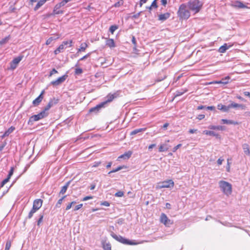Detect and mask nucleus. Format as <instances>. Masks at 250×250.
<instances>
[{
    "label": "nucleus",
    "mask_w": 250,
    "mask_h": 250,
    "mask_svg": "<svg viewBox=\"0 0 250 250\" xmlns=\"http://www.w3.org/2000/svg\"><path fill=\"white\" fill-rule=\"evenodd\" d=\"M41 7V6H40V5L39 3H37V4H36V6L34 7V10L35 11H37Z\"/></svg>",
    "instance_id": "63"
},
{
    "label": "nucleus",
    "mask_w": 250,
    "mask_h": 250,
    "mask_svg": "<svg viewBox=\"0 0 250 250\" xmlns=\"http://www.w3.org/2000/svg\"><path fill=\"white\" fill-rule=\"evenodd\" d=\"M82 72H83V71H82V69L81 68H77L75 70V73L76 74H81L82 73Z\"/></svg>",
    "instance_id": "52"
},
{
    "label": "nucleus",
    "mask_w": 250,
    "mask_h": 250,
    "mask_svg": "<svg viewBox=\"0 0 250 250\" xmlns=\"http://www.w3.org/2000/svg\"><path fill=\"white\" fill-rule=\"evenodd\" d=\"M10 179V178L7 177L6 179L3 180L1 183L0 188L3 187L4 186V185L9 181Z\"/></svg>",
    "instance_id": "40"
},
{
    "label": "nucleus",
    "mask_w": 250,
    "mask_h": 250,
    "mask_svg": "<svg viewBox=\"0 0 250 250\" xmlns=\"http://www.w3.org/2000/svg\"><path fill=\"white\" fill-rule=\"evenodd\" d=\"M104 250H111V246L109 244L106 243L103 245Z\"/></svg>",
    "instance_id": "38"
},
{
    "label": "nucleus",
    "mask_w": 250,
    "mask_h": 250,
    "mask_svg": "<svg viewBox=\"0 0 250 250\" xmlns=\"http://www.w3.org/2000/svg\"><path fill=\"white\" fill-rule=\"evenodd\" d=\"M122 168H123V167H121V166L118 167L117 168H115L114 169H113L112 170L109 171L108 172V174H111L112 173L117 172V171L121 170Z\"/></svg>",
    "instance_id": "39"
},
{
    "label": "nucleus",
    "mask_w": 250,
    "mask_h": 250,
    "mask_svg": "<svg viewBox=\"0 0 250 250\" xmlns=\"http://www.w3.org/2000/svg\"><path fill=\"white\" fill-rule=\"evenodd\" d=\"M170 14L168 12L164 14H160L158 16V20L161 21H165L170 17Z\"/></svg>",
    "instance_id": "15"
},
{
    "label": "nucleus",
    "mask_w": 250,
    "mask_h": 250,
    "mask_svg": "<svg viewBox=\"0 0 250 250\" xmlns=\"http://www.w3.org/2000/svg\"><path fill=\"white\" fill-rule=\"evenodd\" d=\"M55 39H55V38H54V37H50V38H49V39L46 41V45H49V44H50L51 43V42H52L53 41L55 40Z\"/></svg>",
    "instance_id": "43"
},
{
    "label": "nucleus",
    "mask_w": 250,
    "mask_h": 250,
    "mask_svg": "<svg viewBox=\"0 0 250 250\" xmlns=\"http://www.w3.org/2000/svg\"><path fill=\"white\" fill-rule=\"evenodd\" d=\"M38 210H36V208H32L30 211L29 212L28 215V218L30 219L32 217L34 213H35Z\"/></svg>",
    "instance_id": "33"
},
{
    "label": "nucleus",
    "mask_w": 250,
    "mask_h": 250,
    "mask_svg": "<svg viewBox=\"0 0 250 250\" xmlns=\"http://www.w3.org/2000/svg\"><path fill=\"white\" fill-rule=\"evenodd\" d=\"M10 39V36H8L6 37L5 38L2 39L1 41H0V45L6 43L8 42V41Z\"/></svg>",
    "instance_id": "31"
},
{
    "label": "nucleus",
    "mask_w": 250,
    "mask_h": 250,
    "mask_svg": "<svg viewBox=\"0 0 250 250\" xmlns=\"http://www.w3.org/2000/svg\"><path fill=\"white\" fill-rule=\"evenodd\" d=\"M111 236L116 240L125 245H135L140 243L134 242V241H132L126 239L125 238L123 237V236L121 235H116L114 233H112L111 234Z\"/></svg>",
    "instance_id": "5"
},
{
    "label": "nucleus",
    "mask_w": 250,
    "mask_h": 250,
    "mask_svg": "<svg viewBox=\"0 0 250 250\" xmlns=\"http://www.w3.org/2000/svg\"><path fill=\"white\" fill-rule=\"evenodd\" d=\"M178 15L180 19L184 20H187L190 17V12L185 4H182L180 6L178 11Z\"/></svg>",
    "instance_id": "4"
},
{
    "label": "nucleus",
    "mask_w": 250,
    "mask_h": 250,
    "mask_svg": "<svg viewBox=\"0 0 250 250\" xmlns=\"http://www.w3.org/2000/svg\"><path fill=\"white\" fill-rule=\"evenodd\" d=\"M15 127L13 126H11L7 131L5 132L4 134L2 135V137L4 138L5 136H8L10 133H11L14 130Z\"/></svg>",
    "instance_id": "27"
},
{
    "label": "nucleus",
    "mask_w": 250,
    "mask_h": 250,
    "mask_svg": "<svg viewBox=\"0 0 250 250\" xmlns=\"http://www.w3.org/2000/svg\"><path fill=\"white\" fill-rule=\"evenodd\" d=\"M161 3L163 5L166 6L167 4V0H161Z\"/></svg>",
    "instance_id": "61"
},
{
    "label": "nucleus",
    "mask_w": 250,
    "mask_h": 250,
    "mask_svg": "<svg viewBox=\"0 0 250 250\" xmlns=\"http://www.w3.org/2000/svg\"><path fill=\"white\" fill-rule=\"evenodd\" d=\"M87 47V44L86 43H85V42L82 43L81 44L80 48L78 49V52H81V51H84Z\"/></svg>",
    "instance_id": "30"
},
{
    "label": "nucleus",
    "mask_w": 250,
    "mask_h": 250,
    "mask_svg": "<svg viewBox=\"0 0 250 250\" xmlns=\"http://www.w3.org/2000/svg\"><path fill=\"white\" fill-rule=\"evenodd\" d=\"M219 188L226 195L229 196L232 192V186L228 182L220 181L218 183Z\"/></svg>",
    "instance_id": "2"
},
{
    "label": "nucleus",
    "mask_w": 250,
    "mask_h": 250,
    "mask_svg": "<svg viewBox=\"0 0 250 250\" xmlns=\"http://www.w3.org/2000/svg\"><path fill=\"white\" fill-rule=\"evenodd\" d=\"M11 246V241L8 240L6 243L5 250H9Z\"/></svg>",
    "instance_id": "34"
},
{
    "label": "nucleus",
    "mask_w": 250,
    "mask_h": 250,
    "mask_svg": "<svg viewBox=\"0 0 250 250\" xmlns=\"http://www.w3.org/2000/svg\"><path fill=\"white\" fill-rule=\"evenodd\" d=\"M161 222L166 226H169L173 224V222L169 219L165 213H162L160 217Z\"/></svg>",
    "instance_id": "9"
},
{
    "label": "nucleus",
    "mask_w": 250,
    "mask_h": 250,
    "mask_svg": "<svg viewBox=\"0 0 250 250\" xmlns=\"http://www.w3.org/2000/svg\"><path fill=\"white\" fill-rule=\"evenodd\" d=\"M217 108L219 110H222L225 112H227L229 109V105L228 106H226L222 104H219L217 105Z\"/></svg>",
    "instance_id": "23"
},
{
    "label": "nucleus",
    "mask_w": 250,
    "mask_h": 250,
    "mask_svg": "<svg viewBox=\"0 0 250 250\" xmlns=\"http://www.w3.org/2000/svg\"><path fill=\"white\" fill-rule=\"evenodd\" d=\"M106 45L110 48L115 46L114 40L112 39H107L106 41Z\"/></svg>",
    "instance_id": "20"
},
{
    "label": "nucleus",
    "mask_w": 250,
    "mask_h": 250,
    "mask_svg": "<svg viewBox=\"0 0 250 250\" xmlns=\"http://www.w3.org/2000/svg\"><path fill=\"white\" fill-rule=\"evenodd\" d=\"M92 196H86L85 197H84L83 199V201H87L89 199H92Z\"/></svg>",
    "instance_id": "54"
},
{
    "label": "nucleus",
    "mask_w": 250,
    "mask_h": 250,
    "mask_svg": "<svg viewBox=\"0 0 250 250\" xmlns=\"http://www.w3.org/2000/svg\"><path fill=\"white\" fill-rule=\"evenodd\" d=\"M43 218V215H40V218H39V219L38 220V221L37 222L38 226H40V224L42 222Z\"/></svg>",
    "instance_id": "48"
},
{
    "label": "nucleus",
    "mask_w": 250,
    "mask_h": 250,
    "mask_svg": "<svg viewBox=\"0 0 250 250\" xmlns=\"http://www.w3.org/2000/svg\"><path fill=\"white\" fill-rule=\"evenodd\" d=\"M174 183L172 180H168L159 183L156 186L157 189L163 188H172L174 187Z\"/></svg>",
    "instance_id": "7"
},
{
    "label": "nucleus",
    "mask_w": 250,
    "mask_h": 250,
    "mask_svg": "<svg viewBox=\"0 0 250 250\" xmlns=\"http://www.w3.org/2000/svg\"><path fill=\"white\" fill-rule=\"evenodd\" d=\"M208 128L213 130H223L225 129V127L221 125L215 126L211 125L208 126Z\"/></svg>",
    "instance_id": "24"
},
{
    "label": "nucleus",
    "mask_w": 250,
    "mask_h": 250,
    "mask_svg": "<svg viewBox=\"0 0 250 250\" xmlns=\"http://www.w3.org/2000/svg\"><path fill=\"white\" fill-rule=\"evenodd\" d=\"M221 122L223 124H232L234 125H238V123L237 122H235L232 120H227V119H222Z\"/></svg>",
    "instance_id": "25"
},
{
    "label": "nucleus",
    "mask_w": 250,
    "mask_h": 250,
    "mask_svg": "<svg viewBox=\"0 0 250 250\" xmlns=\"http://www.w3.org/2000/svg\"><path fill=\"white\" fill-rule=\"evenodd\" d=\"M64 48H65L64 46H63V45L62 44L58 47V48L57 49H56L55 50L54 53L55 54H57L62 52L64 49Z\"/></svg>",
    "instance_id": "29"
},
{
    "label": "nucleus",
    "mask_w": 250,
    "mask_h": 250,
    "mask_svg": "<svg viewBox=\"0 0 250 250\" xmlns=\"http://www.w3.org/2000/svg\"><path fill=\"white\" fill-rule=\"evenodd\" d=\"M72 41L71 40L69 41H64L62 42V44L64 46H65V45H66L69 44V47H71L72 46Z\"/></svg>",
    "instance_id": "44"
},
{
    "label": "nucleus",
    "mask_w": 250,
    "mask_h": 250,
    "mask_svg": "<svg viewBox=\"0 0 250 250\" xmlns=\"http://www.w3.org/2000/svg\"><path fill=\"white\" fill-rule=\"evenodd\" d=\"M76 203V202L75 201H73L70 203L68 204L66 207V210H69V209H70L72 205L75 204Z\"/></svg>",
    "instance_id": "42"
},
{
    "label": "nucleus",
    "mask_w": 250,
    "mask_h": 250,
    "mask_svg": "<svg viewBox=\"0 0 250 250\" xmlns=\"http://www.w3.org/2000/svg\"><path fill=\"white\" fill-rule=\"evenodd\" d=\"M59 102V99H56L55 98H53L52 99H51L47 104V105L44 108V110L48 112V110L49 109L53 106L54 105L57 104Z\"/></svg>",
    "instance_id": "10"
},
{
    "label": "nucleus",
    "mask_w": 250,
    "mask_h": 250,
    "mask_svg": "<svg viewBox=\"0 0 250 250\" xmlns=\"http://www.w3.org/2000/svg\"><path fill=\"white\" fill-rule=\"evenodd\" d=\"M62 5L60 4V3L57 4L54 7V11H57V10L59 9L61 7H62Z\"/></svg>",
    "instance_id": "50"
},
{
    "label": "nucleus",
    "mask_w": 250,
    "mask_h": 250,
    "mask_svg": "<svg viewBox=\"0 0 250 250\" xmlns=\"http://www.w3.org/2000/svg\"><path fill=\"white\" fill-rule=\"evenodd\" d=\"M187 91V89L181 90L180 91H177L175 93V96H179L182 95Z\"/></svg>",
    "instance_id": "35"
},
{
    "label": "nucleus",
    "mask_w": 250,
    "mask_h": 250,
    "mask_svg": "<svg viewBox=\"0 0 250 250\" xmlns=\"http://www.w3.org/2000/svg\"><path fill=\"white\" fill-rule=\"evenodd\" d=\"M156 146L155 144H151L148 146V149L151 150L154 147Z\"/></svg>",
    "instance_id": "64"
},
{
    "label": "nucleus",
    "mask_w": 250,
    "mask_h": 250,
    "mask_svg": "<svg viewBox=\"0 0 250 250\" xmlns=\"http://www.w3.org/2000/svg\"><path fill=\"white\" fill-rule=\"evenodd\" d=\"M223 161H224V159H222L221 158H220L219 159H218V160H217V164H218V165H222Z\"/></svg>",
    "instance_id": "57"
},
{
    "label": "nucleus",
    "mask_w": 250,
    "mask_h": 250,
    "mask_svg": "<svg viewBox=\"0 0 250 250\" xmlns=\"http://www.w3.org/2000/svg\"><path fill=\"white\" fill-rule=\"evenodd\" d=\"M48 114V112H46L43 109L39 114L32 116L29 119V122L38 121L47 117Z\"/></svg>",
    "instance_id": "6"
},
{
    "label": "nucleus",
    "mask_w": 250,
    "mask_h": 250,
    "mask_svg": "<svg viewBox=\"0 0 250 250\" xmlns=\"http://www.w3.org/2000/svg\"><path fill=\"white\" fill-rule=\"evenodd\" d=\"M117 96L116 93L114 94H109L106 97V100L105 101L100 104L98 105H97L96 106L91 108L89 110L90 112H97L101 108L104 107L107 103H110L112 100L116 98Z\"/></svg>",
    "instance_id": "1"
},
{
    "label": "nucleus",
    "mask_w": 250,
    "mask_h": 250,
    "mask_svg": "<svg viewBox=\"0 0 250 250\" xmlns=\"http://www.w3.org/2000/svg\"><path fill=\"white\" fill-rule=\"evenodd\" d=\"M206 108L208 110H214L215 107L213 106H206Z\"/></svg>",
    "instance_id": "62"
},
{
    "label": "nucleus",
    "mask_w": 250,
    "mask_h": 250,
    "mask_svg": "<svg viewBox=\"0 0 250 250\" xmlns=\"http://www.w3.org/2000/svg\"><path fill=\"white\" fill-rule=\"evenodd\" d=\"M66 197V196H63L62 198H61V199H60L58 202L56 204V207H60V205L62 204V202L63 201V200Z\"/></svg>",
    "instance_id": "37"
},
{
    "label": "nucleus",
    "mask_w": 250,
    "mask_h": 250,
    "mask_svg": "<svg viewBox=\"0 0 250 250\" xmlns=\"http://www.w3.org/2000/svg\"><path fill=\"white\" fill-rule=\"evenodd\" d=\"M23 56L22 55L19 56L18 57L14 58L12 61L10 62V69L11 70H14L17 67L19 63L21 61Z\"/></svg>",
    "instance_id": "8"
},
{
    "label": "nucleus",
    "mask_w": 250,
    "mask_h": 250,
    "mask_svg": "<svg viewBox=\"0 0 250 250\" xmlns=\"http://www.w3.org/2000/svg\"><path fill=\"white\" fill-rule=\"evenodd\" d=\"M124 193L123 191H118L117 192H116L115 194V196L116 197H123L124 196Z\"/></svg>",
    "instance_id": "41"
},
{
    "label": "nucleus",
    "mask_w": 250,
    "mask_h": 250,
    "mask_svg": "<svg viewBox=\"0 0 250 250\" xmlns=\"http://www.w3.org/2000/svg\"><path fill=\"white\" fill-rule=\"evenodd\" d=\"M68 185H69V183H67L65 185H64V186H63L62 187L61 191L59 192V195L63 194L66 192L67 189L68 188Z\"/></svg>",
    "instance_id": "28"
},
{
    "label": "nucleus",
    "mask_w": 250,
    "mask_h": 250,
    "mask_svg": "<svg viewBox=\"0 0 250 250\" xmlns=\"http://www.w3.org/2000/svg\"><path fill=\"white\" fill-rule=\"evenodd\" d=\"M82 207H83V204H79L78 205H77V206H76L75 207V208H74V211L78 210L79 209H80Z\"/></svg>",
    "instance_id": "49"
},
{
    "label": "nucleus",
    "mask_w": 250,
    "mask_h": 250,
    "mask_svg": "<svg viewBox=\"0 0 250 250\" xmlns=\"http://www.w3.org/2000/svg\"><path fill=\"white\" fill-rule=\"evenodd\" d=\"M13 172H14V167H11V168H10V171L9 172V173H8V175L7 177H8L9 178H11V177L13 174Z\"/></svg>",
    "instance_id": "45"
},
{
    "label": "nucleus",
    "mask_w": 250,
    "mask_h": 250,
    "mask_svg": "<svg viewBox=\"0 0 250 250\" xmlns=\"http://www.w3.org/2000/svg\"><path fill=\"white\" fill-rule=\"evenodd\" d=\"M237 107L241 108L242 109H244L245 108V106L243 104H238L235 103H232L231 104H229V109L230 108Z\"/></svg>",
    "instance_id": "18"
},
{
    "label": "nucleus",
    "mask_w": 250,
    "mask_h": 250,
    "mask_svg": "<svg viewBox=\"0 0 250 250\" xmlns=\"http://www.w3.org/2000/svg\"><path fill=\"white\" fill-rule=\"evenodd\" d=\"M203 133L208 135H210V136H217V134L215 132L212 131L205 130L203 131Z\"/></svg>",
    "instance_id": "32"
},
{
    "label": "nucleus",
    "mask_w": 250,
    "mask_h": 250,
    "mask_svg": "<svg viewBox=\"0 0 250 250\" xmlns=\"http://www.w3.org/2000/svg\"><path fill=\"white\" fill-rule=\"evenodd\" d=\"M205 116L203 114H200L198 116L197 119L199 120H202L205 118Z\"/></svg>",
    "instance_id": "56"
},
{
    "label": "nucleus",
    "mask_w": 250,
    "mask_h": 250,
    "mask_svg": "<svg viewBox=\"0 0 250 250\" xmlns=\"http://www.w3.org/2000/svg\"><path fill=\"white\" fill-rule=\"evenodd\" d=\"M170 147V146H169L168 145H167V144H163V145H161L160 146H159V152H164V151H166L167 150H168V149H169V147Z\"/></svg>",
    "instance_id": "21"
},
{
    "label": "nucleus",
    "mask_w": 250,
    "mask_h": 250,
    "mask_svg": "<svg viewBox=\"0 0 250 250\" xmlns=\"http://www.w3.org/2000/svg\"><path fill=\"white\" fill-rule=\"evenodd\" d=\"M123 4V1L122 0H121L119 1H118L117 2H116L115 4H114V6L115 7H119L121 5H122V4Z\"/></svg>",
    "instance_id": "46"
},
{
    "label": "nucleus",
    "mask_w": 250,
    "mask_h": 250,
    "mask_svg": "<svg viewBox=\"0 0 250 250\" xmlns=\"http://www.w3.org/2000/svg\"><path fill=\"white\" fill-rule=\"evenodd\" d=\"M146 130V128L136 129H135V130H133L132 131H131L130 132V135H134L137 134L139 133L144 131Z\"/></svg>",
    "instance_id": "26"
},
{
    "label": "nucleus",
    "mask_w": 250,
    "mask_h": 250,
    "mask_svg": "<svg viewBox=\"0 0 250 250\" xmlns=\"http://www.w3.org/2000/svg\"><path fill=\"white\" fill-rule=\"evenodd\" d=\"M101 162H96L94 163V164L93 165L92 167H97L101 164Z\"/></svg>",
    "instance_id": "59"
},
{
    "label": "nucleus",
    "mask_w": 250,
    "mask_h": 250,
    "mask_svg": "<svg viewBox=\"0 0 250 250\" xmlns=\"http://www.w3.org/2000/svg\"><path fill=\"white\" fill-rule=\"evenodd\" d=\"M53 12L55 14H57V15L62 14L63 13V12L62 11L60 10L59 9L57 10L56 11L54 10Z\"/></svg>",
    "instance_id": "55"
},
{
    "label": "nucleus",
    "mask_w": 250,
    "mask_h": 250,
    "mask_svg": "<svg viewBox=\"0 0 250 250\" xmlns=\"http://www.w3.org/2000/svg\"><path fill=\"white\" fill-rule=\"evenodd\" d=\"M101 205H103V206H106V207H108L110 205L109 203L108 202H107V201H104V202H103L101 204Z\"/></svg>",
    "instance_id": "58"
},
{
    "label": "nucleus",
    "mask_w": 250,
    "mask_h": 250,
    "mask_svg": "<svg viewBox=\"0 0 250 250\" xmlns=\"http://www.w3.org/2000/svg\"><path fill=\"white\" fill-rule=\"evenodd\" d=\"M188 5L189 9L195 14L200 11L202 4L199 0H190L188 2Z\"/></svg>",
    "instance_id": "3"
},
{
    "label": "nucleus",
    "mask_w": 250,
    "mask_h": 250,
    "mask_svg": "<svg viewBox=\"0 0 250 250\" xmlns=\"http://www.w3.org/2000/svg\"><path fill=\"white\" fill-rule=\"evenodd\" d=\"M151 7H153L154 8H157L158 6L157 4V0H154L151 4Z\"/></svg>",
    "instance_id": "47"
},
{
    "label": "nucleus",
    "mask_w": 250,
    "mask_h": 250,
    "mask_svg": "<svg viewBox=\"0 0 250 250\" xmlns=\"http://www.w3.org/2000/svg\"><path fill=\"white\" fill-rule=\"evenodd\" d=\"M233 6L235 7H237L239 8H246L248 7L244 4L242 2L240 1H236L234 2L233 4Z\"/></svg>",
    "instance_id": "17"
},
{
    "label": "nucleus",
    "mask_w": 250,
    "mask_h": 250,
    "mask_svg": "<svg viewBox=\"0 0 250 250\" xmlns=\"http://www.w3.org/2000/svg\"><path fill=\"white\" fill-rule=\"evenodd\" d=\"M44 93V90H42L40 95L33 101V104L34 106L38 105L42 101L43 96V95Z\"/></svg>",
    "instance_id": "12"
},
{
    "label": "nucleus",
    "mask_w": 250,
    "mask_h": 250,
    "mask_svg": "<svg viewBox=\"0 0 250 250\" xmlns=\"http://www.w3.org/2000/svg\"><path fill=\"white\" fill-rule=\"evenodd\" d=\"M118 29V26L116 25H112L109 28V31L112 33L113 34L114 31Z\"/></svg>",
    "instance_id": "36"
},
{
    "label": "nucleus",
    "mask_w": 250,
    "mask_h": 250,
    "mask_svg": "<svg viewBox=\"0 0 250 250\" xmlns=\"http://www.w3.org/2000/svg\"><path fill=\"white\" fill-rule=\"evenodd\" d=\"M57 73H58V71L55 68H54L50 72L49 76L51 77L52 75Z\"/></svg>",
    "instance_id": "53"
},
{
    "label": "nucleus",
    "mask_w": 250,
    "mask_h": 250,
    "mask_svg": "<svg viewBox=\"0 0 250 250\" xmlns=\"http://www.w3.org/2000/svg\"><path fill=\"white\" fill-rule=\"evenodd\" d=\"M132 154V151H128L127 152H125L124 154L120 155L118 159H128L131 157Z\"/></svg>",
    "instance_id": "16"
},
{
    "label": "nucleus",
    "mask_w": 250,
    "mask_h": 250,
    "mask_svg": "<svg viewBox=\"0 0 250 250\" xmlns=\"http://www.w3.org/2000/svg\"><path fill=\"white\" fill-rule=\"evenodd\" d=\"M230 79L229 76L226 77L225 78L222 79L221 81H213L208 83L209 84H215V83H222L226 84L229 83V80Z\"/></svg>",
    "instance_id": "13"
},
{
    "label": "nucleus",
    "mask_w": 250,
    "mask_h": 250,
    "mask_svg": "<svg viewBox=\"0 0 250 250\" xmlns=\"http://www.w3.org/2000/svg\"><path fill=\"white\" fill-rule=\"evenodd\" d=\"M242 148L245 154L250 156L249 146L247 144H244L242 145Z\"/></svg>",
    "instance_id": "19"
},
{
    "label": "nucleus",
    "mask_w": 250,
    "mask_h": 250,
    "mask_svg": "<svg viewBox=\"0 0 250 250\" xmlns=\"http://www.w3.org/2000/svg\"><path fill=\"white\" fill-rule=\"evenodd\" d=\"M42 202L43 201L41 199H36L33 202V207L36 208V210H39L41 208Z\"/></svg>",
    "instance_id": "14"
},
{
    "label": "nucleus",
    "mask_w": 250,
    "mask_h": 250,
    "mask_svg": "<svg viewBox=\"0 0 250 250\" xmlns=\"http://www.w3.org/2000/svg\"><path fill=\"white\" fill-rule=\"evenodd\" d=\"M67 76L66 75H64L60 78H59L57 80L52 81L51 82V84L53 85V86H57L59 85L62 83L66 79Z\"/></svg>",
    "instance_id": "11"
},
{
    "label": "nucleus",
    "mask_w": 250,
    "mask_h": 250,
    "mask_svg": "<svg viewBox=\"0 0 250 250\" xmlns=\"http://www.w3.org/2000/svg\"><path fill=\"white\" fill-rule=\"evenodd\" d=\"M230 47V45H228L227 43L224 44L223 45L221 46L219 49V52L220 53H223L226 52V51Z\"/></svg>",
    "instance_id": "22"
},
{
    "label": "nucleus",
    "mask_w": 250,
    "mask_h": 250,
    "mask_svg": "<svg viewBox=\"0 0 250 250\" xmlns=\"http://www.w3.org/2000/svg\"><path fill=\"white\" fill-rule=\"evenodd\" d=\"M45 2L44 0H40L38 1V3H39L40 5V6H42V5H43L44 4Z\"/></svg>",
    "instance_id": "60"
},
{
    "label": "nucleus",
    "mask_w": 250,
    "mask_h": 250,
    "mask_svg": "<svg viewBox=\"0 0 250 250\" xmlns=\"http://www.w3.org/2000/svg\"><path fill=\"white\" fill-rule=\"evenodd\" d=\"M182 146L181 144H178V145H177L176 146H175L174 147H173V149H172V151L173 152H175L180 147H181Z\"/></svg>",
    "instance_id": "51"
}]
</instances>
